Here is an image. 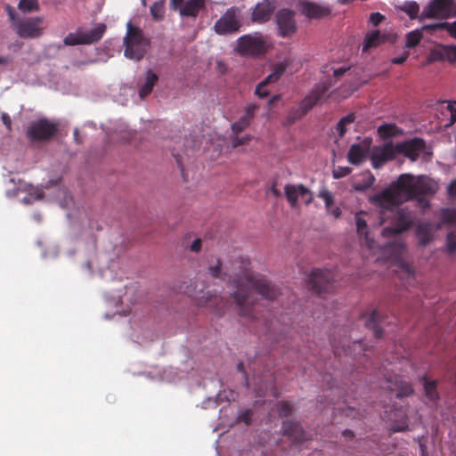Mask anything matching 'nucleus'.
Returning <instances> with one entry per match:
<instances>
[{
	"label": "nucleus",
	"instance_id": "38",
	"mask_svg": "<svg viewBox=\"0 0 456 456\" xmlns=\"http://www.w3.org/2000/svg\"><path fill=\"white\" fill-rule=\"evenodd\" d=\"M250 123L251 122H249L245 118L240 117L238 121L232 124V126H231L232 131L235 134H238L243 132L246 128H248L249 126Z\"/></svg>",
	"mask_w": 456,
	"mask_h": 456
},
{
	"label": "nucleus",
	"instance_id": "26",
	"mask_svg": "<svg viewBox=\"0 0 456 456\" xmlns=\"http://www.w3.org/2000/svg\"><path fill=\"white\" fill-rule=\"evenodd\" d=\"M363 215H365V212L363 211H360L355 214L354 219L356 224V231L361 238H364L367 246L369 248H372L373 240H371L369 237L368 224L367 221L362 217Z\"/></svg>",
	"mask_w": 456,
	"mask_h": 456
},
{
	"label": "nucleus",
	"instance_id": "21",
	"mask_svg": "<svg viewBox=\"0 0 456 456\" xmlns=\"http://www.w3.org/2000/svg\"><path fill=\"white\" fill-rule=\"evenodd\" d=\"M273 10L274 7L269 0H263L255 6L251 20L253 22L257 23L266 22L271 19Z\"/></svg>",
	"mask_w": 456,
	"mask_h": 456
},
{
	"label": "nucleus",
	"instance_id": "36",
	"mask_svg": "<svg viewBox=\"0 0 456 456\" xmlns=\"http://www.w3.org/2000/svg\"><path fill=\"white\" fill-rule=\"evenodd\" d=\"M18 8L23 13L37 12L39 10L38 0H20Z\"/></svg>",
	"mask_w": 456,
	"mask_h": 456
},
{
	"label": "nucleus",
	"instance_id": "6",
	"mask_svg": "<svg viewBox=\"0 0 456 456\" xmlns=\"http://www.w3.org/2000/svg\"><path fill=\"white\" fill-rule=\"evenodd\" d=\"M452 17H456L455 0H430L423 8L419 20L424 19L446 20Z\"/></svg>",
	"mask_w": 456,
	"mask_h": 456
},
{
	"label": "nucleus",
	"instance_id": "62",
	"mask_svg": "<svg viewBox=\"0 0 456 456\" xmlns=\"http://www.w3.org/2000/svg\"><path fill=\"white\" fill-rule=\"evenodd\" d=\"M217 66H218L219 71L221 73H224L225 71V69H226L225 65L222 61H218Z\"/></svg>",
	"mask_w": 456,
	"mask_h": 456
},
{
	"label": "nucleus",
	"instance_id": "14",
	"mask_svg": "<svg viewBox=\"0 0 456 456\" xmlns=\"http://www.w3.org/2000/svg\"><path fill=\"white\" fill-rule=\"evenodd\" d=\"M395 146L397 154H403L411 161H416L425 149L426 142L423 139L415 137L411 140L399 142Z\"/></svg>",
	"mask_w": 456,
	"mask_h": 456
},
{
	"label": "nucleus",
	"instance_id": "7",
	"mask_svg": "<svg viewBox=\"0 0 456 456\" xmlns=\"http://www.w3.org/2000/svg\"><path fill=\"white\" fill-rule=\"evenodd\" d=\"M58 132V124L47 118L33 121L27 130V137L33 142L50 141Z\"/></svg>",
	"mask_w": 456,
	"mask_h": 456
},
{
	"label": "nucleus",
	"instance_id": "28",
	"mask_svg": "<svg viewBox=\"0 0 456 456\" xmlns=\"http://www.w3.org/2000/svg\"><path fill=\"white\" fill-rule=\"evenodd\" d=\"M159 80V76L149 69L145 74V81L139 89V95L142 99L148 96L153 90L154 86Z\"/></svg>",
	"mask_w": 456,
	"mask_h": 456
},
{
	"label": "nucleus",
	"instance_id": "18",
	"mask_svg": "<svg viewBox=\"0 0 456 456\" xmlns=\"http://www.w3.org/2000/svg\"><path fill=\"white\" fill-rule=\"evenodd\" d=\"M428 61H447L449 62L456 61V45H438L436 47L430 51Z\"/></svg>",
	"mask_w": 456,
	"mask_h": 456
},
{
	"label": "nucleus",
	"instance_id": "37",
	"mask_svg": "<svg viewBox=\"0 0 456 456\" xmlns=\"http://www.w3.org/2000/svg\"><path fill=\"white\" fill-rule=\"evenodd\" d=\"M442 224L456 225V209L444 208L441 210Z\"/></svg>",
	"mask_w": 456,
	"mask_h": 456
},
{
	"label": "nucleus",
	"instance_id": "50",
	"mask_svg": "<svg viewBox=\"0 0 456 456\" xmlns=\"http://www.w3.org/2000/svg\"><path fill=\"white\" fill-rule=\"evenodd\" d=\"M408 56H409V53H403V55H401V56H398V57H395V58H393V59L391 60V62H392L393 64H398V65L403 64V63H404V62H405V61L407 60Z\"/></svg>",
	"mask_w": 456,
	"mask_h": 456
},
{
	"label": "nucleus",
	"instance_id": "53",
	"mask_svg": "<svg viewBox=\"0 0 456 456\" xmlns=\"http://www.w3.org/2000/svg\"><path fill=\"white\" fill-rule=\"evenodd\" d=\"M447 109L451 113V124H453L456 121V109L452 103L448 104Z\"/></svg>",
	"mask_w": 456,
	"mask_h": 456
},
{
	"label": "nucleus",
	"instance_id": "52",
	"mask_svg": "<svg viewBox=\"0 0 456 456\" xmlns=\"http://www.w3.org/2000/svg\"><path fill=\"white\" fill-rule=\"evenodd\" d=\"M202 241L200 239H196L191 245V250L193 252H199L201 249Z\"/></svg>",
	"mask_w": 456,
	"mask_h": 456
},
{
	"label": "nucleus",
	"instance_id": "16",
	"mask_svg": "<svg viewBox=\"0 0 456 456\" xmlns=\"http://www.w3.org/2000/svg\"><path fill=\"white\" fill-rule=\"evenodd\" d=\"M286 65L284 63L276 64L273 71L260 82L255 90L256 95L259 98H265L270 94L269 90L266 88L268 85L277 82L286 70Z\"/></svg>",
	"mask_w": 456,
	"mask_h": 456
},
{
	"label": "nucleus",
	"instance_id": "12",
	"mask_svg": "<svg viewBox=\"0 0 456 456\" xmlns=\"http://www.w3.org/2000/svg\"><path fill=\"white\" fill-rule=\"evenodd\" d=\"M278 35L283 38L289 37L297 31L295 12L290 9H281L276 13Z\"/></svg>",
	"mask_w": 456,
	"mask_h": 456
},
{
	"label": "nucleus",
	"instance_id": "32",
	"mask_svg": "<svg viewBox=\"0 0 456 456\" xmlns=\"http://www.w3.org/2000/svg\"><path fill=\"white\" fill-rule=\"evenodd\" d=\"M375 178L370 172L363 174V179L361 183H354L353 187L356 191L363 192L370 189L374 183Z\"/></svg>",
	"mask_w": 456,
	"mask_h": 456
},
{
	"label": "nucleus",
	"instance_id": "47",
	"mask_svg": "<svg viewBox=\"0 0 456 456\" xmlns=\"http://www.w3.org/2000/svg\"><path fill=\"white\" fill-rule=\"evenodd\" d=\"M444 30H446L452 37L456 39V21H445Z\"/></svg>",
	"mask_w": 456,
	"mask_h": 456
},
{
	"label": "nucleus",
	"instance_id": "46",
	"mask_svg": "<svg viewBox=\"0 0 456 456\" xmlns=\"http://www.w3.org/2000/svg\"><path fill=\"white\" fill-rule=\"evenodd\" d=\"M384 18L385 17L381 13H379V12H372L370 15V22L373 26H378L384 20Z\"/></svg>",
	"mask_w": 456,
	"mask_h": 456
},
{
	"label": "nucleus",
	"instance_id": "10",
	"mask_svg": "<svg viewBox=\"0 0 456 456\" xmlns=\"http://www.w3.org/2000/svg\"><path fill=\"white\" fill-rule=\"evenodd\" d=\"M237 50L242 55L258 56L265 53V42L261 36L244 35L238 39Z\"/></svg>",
	"mask_w": 456,
	"mask_h": 456
},
{
	"label": "nucleus",
	"instance_id": "15",
	"mask_svg": "<svg viewBox=\"0 0 456 456\" xmlns=\"http://www.w3.org/2000/svg\"><path fill=\"white\" fill-rule=\"evenodd\" d=\"M284 193L286 199L291 208L297 206L298 198L305 199V203L309 205L313 201V197L310 190L304 184H286L284 187Z\"/></svg>",
	"mask_w": 456,
	"mask_h": 456
},
{
	"label": "nucleus",
	"instance_id": "25",
	"mask_svg": "<svg viewBox=\"0 0 456 456\" xmlns=\"http://www.w3.org/2000/svg\"><path fill=\"white\" fill-rule=\"evenodd\" d=\"M421 380L423 382L425 396L428 403L432 405H436L440 400V396L437 392V381L428 380L427 376H423Z\"/></svg>",
	"mask_w": 456,
	"mask_h": 456
},
{
	"label": "nucleus",
	"instance_id": "60",
	"mask_svg": "<svg viewBox=\"0 0 456 456\" xmlns=\"http://www.w3.org/2000/svg\"><path fill=\"white\" fill-rule=\"evenodd\" d=\"M346 72L345 69H337L334 70V76L335 77H340Z\"/></svg>",
	"mask_w": 456,
	"mask_h": 456
},
{
	"label": "nucleus",
	"instance_id": "61",
	"mask_svg": "<svg viewBox=\"0 0 456 456\" xmlns=\"http://www.w3.org/2000/svg\"><path fill=\"white\" fill-rule=\"evenodd\" d=\"M343 435L346 436V437H348V438H352L354 436V433L353 431L349 430V429H346L344 432H343Z\"/></svg>",
	"mask_w": 456,
	"mask_h": 456
},
{
	"label": "nucleus",
	"instance_id": "64",
	"mask_svg": "<svg viewBox=\"0 0 456 456\" xmlns=\"http://www.w3.org/2000/svg\"><path fill=\"white\" fill-rule=\"evenodd\" d=\"M272 192L273 195H275L276 197H279L281 196V192L280 191H278L275 187H272Z\"/></svg>",
	"mask_w": 456,
	"mask_h": 456
},
{
	"label": "nucleus",
	"instance_id": "51",
	"mask_svg": "<svg viewBox=\"0 0 456 456\" xmlns=\"http://www.w3.org/2000/svg\"><path fill=\"white\" fill-rule=\"evenodd\" d=\"M354 118H355L354 115L353 113H351V114H348V115L343 117L339 120V122L343 123L345 125V126H346L347 125L353 123L354 121Z\"/></svg>",
	"mask_w": 456,
	"mask_h": 456
},
{
	"label": "nucleus",
	"instance_id": "23",
	"mask_svg": "<svg viewBox=\"0 0 456 456\" xmlns=\"http://www.w3.org/2000/svg\"><path fill=\"white\" fill-rule=\"evenodd\" d=\"M369 152V143H354L347 152V160L350 164L359 166L367 157Z\"/></svg>",
	"mask_w": 456,
	"mask_h": 456
},
{
	"label": "nucleus",
	"instance_id": "9",
	"mask_svg": "<svg viewBox=\"0 0 456 456\" xmlns=\"http://www.w3.org/2000/svg\"><path fill=\"white\" fill-rule=\"evenodd\" d=\"M105 30V24L101 23L88 32L69 33L66 36L63 42L66 45H90L101 40Z\"/></svg>",
	"mask_w": 456,
	"mask_h": 456
},
{
	"label": "nucleus",
	"instance_id": "54",
	"mask_svg": "<svg viewBox=\"0 0 456 456\" xmlns=\"http://www.w3.org/2000/svg\"><path fill=\"white\" fill-rule=\"evenodd\" d=\"M448 194L452 197H456V179L452 181L449 184Z\"/></svg>",
	"mask_w": 456,
	"mask_h": 456
},
{
	"label": "nucleus",
	"instance_id": "20",
	"mask_svg": "<svg viewBox=\"0 0 456 456\" xmlns=\"http://www.w3.org/2000/svg\"><path fill=\"white\" fill-rule=\"evenodd\" d=\"M281 428L283 435L291 438L294 444H301L307 440L306 433L298 422L285 420Z\"/></svg>",
	"mask_w": 456,
	"mask_h": 456
},
{
	"label": "nucleus",
	"instance_id": "8",
	"mask_svg": "<svg viewBox=\"0 0 456 456\" xmlns=\"http://www.w3.org/2000/svg\"><path fill=\"white\" fill-rule=\"evenodd\" d=\"M240 28L239 10L235 7L227 9L214 25V30L218 35L233 34L238 32Z\"/></svg>",
	"mask_w": 456,
	"mask_h": 456
},
{
	"label": "nucleus",
	"instance_id": "4",
	"mask_svg": "<svg viewBox=\"0 0 456 456\" xmlns=\"http://www.w3.org/2000/svg\"><path fill=\"white\" fill-rule=\"evenodd\" d=\"M330 87V84L327 81L316 85L310 94L301 101L298 107L289 110L286 118L287 124L291 125L302 118L310 110L326 97Z\"/></svg>",
	"mask_w": 456,
	"mask_h": 456
},
{
	"label": "nucleus",
	"instance_id": "19",
	"mask_svg": "<svg viewBox=\"0 0 456 456\" xmlns=\"http://www.w3.org/2000/svg\"><path fill=\"white\" fill-rule=\"evenodd\" d=\"M299 11L309 19H322L329 16L331 12L329 7L310 1H301Z\"/></svg>",
	"mask_w": 456,
	"mask_h": 456
},
{
	"label": "nucleus",
	"instance_id": "43",
	"mask_svg": "<svg viewBox=\"0 0 456 456\" xmlns=\"http://www.w3.org/2000/svg\"><path fill=\"white\" fill-rule=\"evenodd\" d=\"M446 248L450 254L456 252V233L451 232L446 237Z\"/></svg>",
	"mask_w": 456,
	"mask_h": 456
},
{
	"label": "nucleus",
	"instance_id": "17",
	"mask_svg": "<svg viewBox=\"0 0 456 456\" xmlns=\"http://www.w3.org/2000/svg\"><path fill=\"white\" fill-rule=\"evenodd\" d=\"M197 299L200 306L208 307L217 314H224L228 304L227 300L223 297L216 293H211L210 291L203 293V295Z\"/></svg>",
	"mask_w": 456,
	"mask_h": 456
},
{
	"label": "nucleus",
	"instance_id": "35",
	"mask_svg": "<svg viewBox=\"0 0 456 456\" xmlns=\"http://www.w3.org/2000/svg\"><path fill=\"white\" fill-rule=\"evenodd\" d=\"M417 236L419 243L423 246L428 244L432 240V233L428 224L419 225L418 227Z\"/></svg>",
	"mask_w": 456,
	"mask_h": 456
},
{
	"label": "nucleus",
	"instance_id": "3",
	"mask_svg": "<svg viewBox=\"0 0 456 456\" xmlns=\"http://www.w3.org/2000/svg\"><path fill=\"white\" fill-rule=\"evenodd\" d=\"M4 10L9 18L11 27L19 37L33 39L38 38L43 35L45 30L43 17L21 18L10 4H6Z\"/></svg>",
	"mask_w": 456,
	"mask_h": 456
},
{
	"label": "nucleus",
	"instance_id": "58",
	"mask_svg": "<svg viewBox=\"0 0 456 456\" xmlns=\"http://www.w3.org/2000/svg\"><path fill=\"white\" fill-rule=\"evenodd\" d=\"M329 214L332 215L335 218H338L341 216V209L338 207L333 208H330Z\"/></svg>",
	"mask_w": 456,
	"mask_h": 456
},
{
	"label": "nucleus",
	"instance_id": "29",
	"mask_svg": "<svg viewBox=\"0 0 456 456\" xmlns=\"http://www.w3.org/2000/svg\"><path fill=\"white\" fill-rule=\"evenodd\" d=\"M403 134V129L395 124H383L378 127V134L383 140L396 137Z\"/></svg>",
	"mask_w": 456,
	"mask_h": 456
},
{
	"label": "nucleus",
	"instance_id": "59",
	"mask_svg": "<svg viewBox=\"0 0 456 456\" xmlns=\"http://www.w3.org/2000/svg\"><path fill=\"white\" fill-rule=\"evenodd\" d=\"M251 415H252V412L251 411H246L244 413H242L241 415V419L242 420L246 423V424H249L250 422V419H251Z\"/></svg>",
	"mask_w": 456,
	"mask_h": 456
},
{
	"label": "nucleus",
	"instance_id": "49",
	"mask_svg": "<svg viewBox=\"0 0 456 456\" xmlns=\"http://www.w3.org/2000/svg\"><path fill=\"white\" fill-rule=\"evenodd\" d=\"M1 119L3 124L6 126V129L9 132L12 131V119L10 116L7 113L4 112L1 115Z\"/></svg>",
	"mask_w": 456,
	"mask_h": 456
},
{
	"label": "nucleus",
	"instance_id": "1",
	"mask_svg": "<svg viewBox=\"0 0 456 456\" xmlns=\"http://www.w3.org/2000/svg\"><path fill=\"white\" fill-rule=\"evenodd\" d=\"M437 191V185L433 181L419 176L415 178L411 174L401 175L389 188L375 194L371 202L380 208L379 224L390 220V225L382 230V236L391 238L407 231L412 224L410 211L396 208L404 201L418 199L421 196L433 195Z\"/></svg>",
	"mask_w": 456,
	"mask_h": 456
},
{
	"label": "nucleus",
	"instance_id": "33",
	"mask_svg": "<svg viewBox=\"0 0 456 456\" xmlns=\"http://www.w3.org/2000/svg\"><path fill=\"white\" fill-rule=\"evenodd\" d=\"M405 47L413 48L417 46L422 39L420 29H415L406 34Z\"/></svg>",
	"mask_w": 456,
	"mask_h": 456
},
{
	"label": "nucleus",
	"instance_id": "55",
	"mask_svg": "<svg viewBox=\"0 0 456 456\" xmlns=\"http://www.w3.org/2000/svg\"><path fill=\"white\" fill-rule=\"evenodd\" d=\"M237 370H238L239 371H240V372H242V373L244 374V376H245V385H246V387H249L248 379V376H247L246 370H245V369H244V364H243V362H239V363L237 364Z\"/></svg>",
	"mask_w": 456,
	"mask_h": 456
},
{
	"label": "nucleus",
	"instance_id": "11",
	"mask_svg": "<svg viewBox=\"0 0 456 456\" xmlns=\"http://www.w3.org/2000/svg\"><path fill=\"white\" fill-rule=\"evenodd\" d=\"M333 273L325 269H314L311 272L307 285L316 294L329 291L332 287Z\"/></svg>",
	"mask_w": 456,
	"mask_h": 456
},
{
	"label": "nucleus",
	"instance_id": "40",
	"mask_svg": "<svg viewBox=\"0 0 456 456\" xmlns=\"http://www.w3.org/2000/svg\"><path fill=\"white\" fill-rule=\"evenodd\" d=\"M277 411L280 417H288L292 412V406L289 402H280L277 404Z\"/></svg>",
	"mask_w": 456,
	"mask_h": 456
},
{
	"label": "nucleus",
	"instance_id": "63",
	"mask_svg": "<svg viewBox=\"0 0 456 456\" xmlns=\"http://www.w3.org/2000/svg\"><path fill=\"white\" fill-rule=\"evenodd\" d=\"M9 62V59L7 57H0V64L6 65Z\"/></svg>",
	"mask_w": 456,
	"mask_h": 456
},
{
	"label": "nucleus",
	"instance_id": "45",
	"mask_svg": "<svg viewBox=\"0 0 456 456\" xmlns=\"http://www.w3.org/2000/svg\"><path fill=\"white\" fill-rule=\"evenodd\" d=\"M352 172V168L348 167H337L332 171L335 179H340L348 175Z\"/></svg>",
	"mask_w": 456,
	"mask_h": 456
},
{
	"label": "nucleus",
	"instance_id": "5",
	"mask_svg": "<svg viewBox=\"0 0 456 456\" xmlns=\"http://www.w3.org/2000/svg\"><path fill=\"white\" fill-rule=\"evenodd\" d=\"M126 28L127 31L124 38V55L131 60L141 61L146 53L149 41L145 38L142 29L133 26L131 22L127 23Z\"/></svg>",
	"mask_w": 456,
	"mask_h": 456
},
{
	"label": "nucleus",
	"instance_id": "34",
	"mask_svg": "<svg viewBox=\"0 0 456 456\" xmlns=\"http://www.w3.org/2000/svg\"><path fill=\"white\" fill-rule=\"evenodd\" d=\"M165 1L155 2L150 8L151 14L155 20H161L165 15Z\"/></svg>",
	"mask_w": 456,
	"mask_h": 456
},
{
	"label": "nucleus",
	"instance_id": "41",
	"mask_svg": "<svg viewBox=\"0 0 456 456\" xmlns=\"http://www.w3.org/2000/svg\"><path fill=\"white\" fill-rule=\"evenodd\" d=\"M258 109L259 105L255 103H248L244 107V115L242 117L248 119L249 122H251L255 117L256 110H257Z\"/></svg>",
	"mask_w": 456,
	"mask_h": 456
},
{
	"label": "nucleus",
	"instance_id": "56",
	"mask_svg": "<svg viewBox=\"0 0 456 456\" xmlns=\"http://www.w3.org/2000/svg\"><path fill=\"white\" fill-rule=\"evenodd\" d=\"M337 131L340 137H343L346 132V126L341 122L338 121L337 124Z\"/></svg>",
	"mask_w": 456,
	"mask_h": 456
},
{
	"label": "nucleus",
	"instance_id": "39",
	"mask_svg": "<svg viewBox=\"0 0 456 456\" xmlns=\"http://www.w3.org/2000/svg\"><path fill=\"white\" fill-rule=\"evenodd\" d=\"M319 197L323 200L327 212H330V208H331L334 203L332 193L327 189H322L319 192Z\"/></svg>",
	"mask_w": 456,
	"mask_h": 456
},
{
	"label": "nucleus",
	"instance_id": "30",
	"mask_svg": "<svg viewBox=\"0 0 456 456\" xmlns=\"http://www.w3.org/2000/svg\"><path fill=\"white\" fill-rule=\"evenodd\" d=\"M396 9L405 12L411 20L419 19V5L415 1H405L401 5H397Z\"/></svg>",
	"mask_w": 456,
	"mask_h": 456
},
{
	"label": "nucleus",
	"instance_id": "27",
	"mask_svg": "<svg viewBox=\"0 0 456 456\" xmlns=\"http://www.w3.org/2000/svg\"><path fill=\"white\" fill-rule=\"evenodd\" d=\"M381 322L379 313L377 310H373L366 319L365 326L373 331L376 338H380L383 336V330L380 327Z\"/></svg>",
	"mask_w": 456,
	"mask_h": 456
},
{
	"label": "nucleus",
	"instance_id": "2",
	"mask_svg": "<svg viewBox=\"0 0 456 456\" xmlns=\"http://www.w3.org/2000/svg\"><path fill=\"white\" fill-rule=\"evenodd\" d=\"M208 271L212 277L228 281L236 288L232 297L240 316L253 317V305L257 300V296L267 300H274L279 295V289L263 275H254L248 270L234 276L223 272L220 259H216L215 265H209Z\"/></svg>",
	"mask_w": 456,
	"mask_h": 456
},
{
	"label": "nucleus",
	"instance_id": "24",
	"mask_svg": "<svg viewBox=\"0 0 456 456\" xmlns=\"http://www.w3.org/2000/svg\"><path fill=\"white\" fill-rule=\"evenodd\" d=\"M205 8L204 0H189L179 9L181 16L195 18Z\"/></svg>",
	"mask_w": 456,
	"mask_h": 456
},
{
	"label": "nucleus",
	"instance_id": "13",
	"mask_svg": "<svg viewBox=\"0 0 456 456\" xmlns=\"http://www.w3.org/2000/svg\"><path fill=\"white\" fill-rule=\"evenodd\" d=\"M397 154L396 146L392 142H386L382 146H374L370 153V161L374 168L379 169L389 160H393Z\"/></svg>",
	"mask_w": 456,
	"mask_h": 456
},
{
	"label": "nucleus",
	"instance_id": "42",
	"mask_svg": "<svg viewBox=\"0 0 456 456\" xmlns=\"http://www.w3.org/2000/svg\"><path fill=\"white\" fill-rule=\"evenodd\" d=\"M335 354H339V348H341L346 354H351V346L346 342H337L335 339L331 342Z\"/></svg>",
	"mask_w": 456,
	"mask_h": 456
},
{
	"label": "nucleus",
	"instance_id": "44",
	"mask_svg": "<svg viewBox=\"0 0 456 456\" xmlns=\"http://www.w3.org/2000/svg\"><path fill=\"white\" fill-rule=\"evenodd\" d=\"M444 27H445V21L437 22V23H433V24L423 25L421 27L420 30H421V32L427 31V32L433 34L437 30H444Z\"/></svg>",
	"mask_w": 456,
	"mask_h": 456
},
{
	"label": "nucleus",
	"instance_id": "48",
	"mask_svg": "<svg viewBox=\"0 0 456 456\" xmlns=\"http://www.w3.org/2000/svg\"><path fill=\"white\" fill-rule=\"evenodd\" d=\"M249 140H250L249 136H243V137L235 136L232 139V146L234 148H236L238 146L247 143Z\"/></svg>",
	"mask_w": 456,
	"mask_h": 456
},
{
	"label": "nucleus",
	"instance_id": "57",
	"mask_svg": "<svg viewBox=\"0 0 456 456\" xmlns=\"http://www.w3.org/2000/svg\"><path fill=\"white\" fill-rule=\"evenodd\" d=\"M183 4V0H170V5L174 10L180 9Z\"/></svg>",
	"mask_w": 456,
	"mask_h": 456
},
{
	"label": "nucleus",
	"instance_id": "22",
	"mask_svg": "<svg viewBox=\"0 0 456 456\" xmlns=\"http://www.w3.org/2000/svg\"><path fill=\"white\" fill-rule=\"evenodd\" d=\"M388 40L389 35L381 33L379 29L367 33L362 45V52L367 53L370 49L376 48Z\"/></svg>",
	"mask_w": 456,
	"mask_h": 456
},
{
	"label": "nucleus",
	"instance_id": "31",
	"mask_svg": "<svg viewBox=\"0 0 456 456\" xmlns=\"http://www.w3.org/2000/svg\"><path fill=\"white\" fill-rule=\"evenodd\" d=\"M395 387L388 386V388L391 390L396 391V396L399 398L409 396L413 394V388L411 383L406 381H398L396 380L394 385Z\"/></svg>",
	"mask_w": 456,
	"mask_h": 456
}]
</instances>
